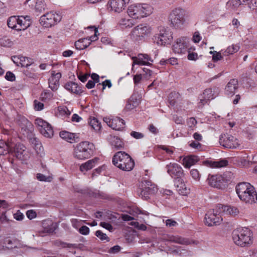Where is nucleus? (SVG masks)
Returning <instances> with one entry per match:
<instances>
[{"label":"nucleus","instance_id":"obj_5","mask_svg":"<svg viewBox=\"0 0 257 257\" xmlns=\"http://www.w3.org/2000/svg\"><path fill=\"white\" fill-rule=\"evenodd\" d=\"M153 12V8L147 4H136L130 5L127 13L128 16L134 19H140L147 17Z\"/></svg>","mask_w":257,"mask_h":257},{"label":"nucleus","instance_id":"obj_40","mask_svg":"<svg viewBox=\"0 0 257 257\" xmlns=\"http://www.w3.org/2000/svg\"><path fill=\"white\" fill-rule=\"evenodd\" d=\"M40 132L42 135L48 138L52 137L54 135L53 128L49 123L48 124V126L42 128Z\"/></svg>","mask_w":257,"mask_h":257},{"label":"nucleus","instance_id":"obj_13","mask_svg":"<svg viewBox=\"0 0 257 257\" xmlns=\"http://www.w3.org/2000/svg\"><path fill=\"white\" fill-rule=\"evenodd\" d=\"M141 187L138 191V193L145 200L149 198V195L154 194L158 191L157 186L150 180H144L142 182Z\"/></svg>","mask_w":257,"mask_h":257},{"label":"nucleus","instance_id":"obj_19","mask_svg":"<svg viewBox=\"0 0 257 257\" xmlns=\"http://www.w3.org/2000/svg\"><path fill=\"white\" fill-rule=\"evenodd\" d=\"M104 121L113 130L122 131L124 128V120L120 117H114L112 118L105 117Z\"/></svg>","mask_w":257,"mask_h":257},{"label":"nucleus","instance_id":"obj_8","mask_svg":"<svg viewBox=\"0 0 257 257\" xmlns=\"http://www.w3.org/2000/svg\"><path fill=\"white\" fill-rule=\"evenodd\" d=\"M9 28L17 31H24L31 25L29 16L24 17L14 16L11 17L7 22Z\"/></svg>","mask_w":257,"mask_h":257},{"label":"nucleus","instance_id":"obj_30","mask_svg":"<svg viewBox=\"0 0 257 257\" xmlns=\"http://www.w3.org/2000/svg\"><path fill=\"white\" fill-rule=\"evenodd\" d=\"M175 186L177 191L180 194L182 195H187L189 193L190 190L186 187L182 178L181 179V180H177V181H176Z\"/></svg>","mask_w":257,"mask_h":257},{"label":"nucleus","instance_id":"obj_27","mask_svg":"<svg viewBox=\"0 0 257 257\" xmlns=\"http://www.w3.org/2000/svg\"><path fill=\"white\" fill-rule=\"evenodd\" d=\"M199 158L195 155L185 157L182 162V165L185 168H190L199 161Z\"/></svg>","mask_w":257,"mask_h":257},{"label":"nucleus","instance_id":"obj_11","mask_svg":"<svg viewBox=\"0 0 257 257\" xmlns=\"http://www.w3.org/2000/svg\"><path fill=\"white\" fill-rule=\"evenodd\" d=\"M189 38L187 37H180L175 40L172 46L173 52L177 54H186L190 47Z\"/></svg>","mask_w":257,"mask_h":257},{"label":"nucleus","instance_id":"obj_48","mask_svg":"<svg viewBox=\"0 0 257 257\" xmlns=\"http://www.w3.org/2000/svg\"><path fill=\"white\" fill-rule=\"evenodd\" d=\"M223 50L217 52L216 51H210L209 53L212 54V60L213 62H217L223 58L222 55Z\"/></svg>","mask_w":257,"mask_h":257},{"label":"nucleus","instance_id":"obj_14","mask_svg":"<svg viewBox=\"0 0 257 257\" xmlns=\"http://www.w3.org/2000/svg\"><path fill=\"white\" fill-rule=\"evenodd\" d=\"M165 168L168 174L175 181L181 180V179L185 176L183 168L177 163H170L166 166Z\"/></svg>","mask_w":257,"mask_h":257},{"label":"nucleus","instance_id":"obj_33","mask_svg":"<svg viewBox=\"0 0 257 257\" xmlns=\"http://www.w3.org/2000/svg\"><path fill=\"white\" fill-rule=\"evenodd\" d=\"M12 143L8 142L6 143L3 140H0V155H5L11 152Z\"/></svg>","mask_w":257,"mask_h":257},{"label":"nucleus","instance_id":"obj_43","mask_svg":"<svg viewBox=\"0 0 257 257\" xmlns=\"http://www.w3.org/2000/svg\"><path fill=\"white\" fill-rule=\"evenodd\" d=\"M77 138L75 134L71 133L69 132L65 131V141L70 143H74L76 142V139Z\"/></svg>","mask_w":257,"mask_h":257},{"label":"nucleus","instance_id":"obj_36","mask_svg":"<svg viewBox=\"0 0 257 257\" xmlns=\"http://www.w3.org/2000/svg\"><path fill=\"white\" fill-rule=\"evenodd\" d=\"M169 240L171 242L177 243L181 244L188 245L190 244V241L188 239L182 237L178 235H172L170 236Z\"/></svg>","mask_w":257,"mask_h":257},{"label":"nucleus","instance_id":"obj_57","mask_svg":"<svg viewBox=\"0 0 257 257\" xmlns=\"http://www.w3.org/2000/svg\"><path fill=\"white\" fill-rule=\"evenodd\" d=\"M27 217L30 219H33L37 217V213L34 210H29L26 212Z\"/></svg>","mask_w":257,"mask_h":257},{"label":"nucleus","instance_id":"obj_42","mask_svg":"<svg viewBox=\"0 0 257 257\" xmlns=\"http://www.w3.org/2000/svg\"><path fill=\"white\" fill-rule=\"evenodd\" d=\"M46 9V4L43 0H37L35 5L36 11L42 13Z\"/></svg>","mask_w":257,"mask_h":257},{"label":"nucleus","instance_id":"obj_50","mask_svg":"<svg viewBox=\"0 0 257 257\" xmlns=\"http://www.w3.org/2000/svg\"><path fill=\"white\" fill-rule=\"evenodd\" d=\"M191 50H194L195 48H192L190 47H189L188 51H187L188 53L187 58L189 60L195 61L198 58V54L196 53L191 52Z\"/></svg>","mask_w":257,"mask_h":257},{"label":"nucleus","instance_id":"obj_32","mask_svg":"<svg viewBox=\"0 0 257 257\" xmlns=\"http://www.w3.org/2000/svg\"><path fill=\"white\" fill-rule=\"evenodd\" d=\"M109 141L110 145L116 149H120L123 147L122 141L118 137L110 136Z\"/></svg>","mask_w":257,"mask_h":257},{"label":"nucleus","instance_id":"obj_25","mask_svg":"<svg viewBox=\"0 0 257 257\" xmlns=\"http://www.w3.org/2000/svg\"><path fill=\"white\" fill-rule=\"evenodd\" d=\"M228 163L227 160L225 159H222L218 161L206 160L203 162L204 165L212 168L226 167L227 166Z\"/></svg>","mask_w":257,"mask_h":257},{"label":"nucleus","instance_id":"obj_46","mask_svg":"<svg viewBox=\"0 0 257 257\" xmlns=\"http://www.w3.org/2000/svg\"><path fill=\"white\" fill-rule=\"evenodd\" d=\"M0 45L3 47H10L13 45V43L8 37H3L0 38Z\"/></svg>","mask_w":257,"mask_h":257},{"label":"nucleus","instance_id":"obj_62","mask_svg":"<svg viewBox=\"0 0 257 257\" xmlns=\"http://www.w3.org/2000/svg\"><path fill=\"white\" fill-rule=\"evenodd\" d=\"M131 224L132 225H135L136 227L142 230H146L147 229V226L145 224H140L138 222H131Z\"/></svg>","mask_w":257,"mask_h":257},{"label":"nucleus","instance_id":"obj_53","mask_svg":"<svg viewBox=\"0 0 257 257\" xmlns=\"http://www.w3.org/2000/svg\"><path fill=\"white\" fill-rule=\"evenodd\" d=\"M95 235L99 238L101 240H106L109 241V239L106 234L103 233L101 230H97L95 232Z\"/></svg>","mask_w":257,"mask_h":257},{"label":"nucleus","instance_id":"obj_1","mask_svg":"<svg viewBox=\"0 0 257 257\" xmlns=\"http://www.w3.org/2000/svg\"><path fill=\"white\" fill-rule=\"evenodd\" d=\"M233 242L241 247L250 246L254 240L252 231L247 227L238 228L234 229L232 233Z\"/></svg>","mask_w":257,"mask_h":257},{"label":"nucleus","instance_id":"obj_29","mask_svg":"<svg viewBox=\"0 0 257 257\" xmlns=\"http://www.w3.org/2000/svg\"><path fill=\"white\" fill-rule=\"evenodd\" d=\"M218 94V88L217 87L208 88L204 90L202 95L205 97L206 99L210 101L215 98Z\"/></svg>","mask_w":257,"mask_h":257},{"label":"nucleus","instance_id":"obj_2","mask_svg":"<svg viewBox=\"0 0 257 257\" xmlns=\"http://www.w3.org/2000/svg\"><path fill=\"white\" fill-rule=\"evenodd\" d=\"M239 198L243 202L252 204L257 201V193L254 187L250 183L241 182L235 187Z\"/></svg>","mask_w":257,"mask_h":257},{"label":"nucleus","instance_id":"obj_51","mask_svg":"<svg viewBox=\"0 0 257 257\" xmlns=\"http://www.w3.org/2000/svg\"><path fill=\"white\" fill-rule=\"evenodd\" d=\"M86 39H80L78 41L75 42V46L78 50H83L87 47V45L84 44L85 41Z\"/></svg>","mask_w":257,"mask_h":257},{"label":"nucleus","instance_id":"obj_54","mask_svg":"<svg viewBox=\"0 0 257 257\" xmlns=\"http://www.w3.org/2000/svg\"><path fill=\"white\" fill-rule=\"evenodd\" d=\"M190 175L191 177L196 181H199L200 178V174L198 170L196 169H193L190 171Z\"/></svg>","mask_w":257,"mask_h":257},{"label":"nucleus","instance_id":"obj_52","mask_svg":"<svg viewBox=\"0 0 257 257\" xmlns=\"http://www.w3.org/2000/svg\"><path fill=\"white\" fill-rule=\"evenodd\" d=\"M160 63L162 65H165L169 63L171 65H175L178 64V59L176 58L172 57L165 60H162L160 62Z\"/></svg>","mask_w":257,"mask_h":257},{"label":"nucleus","instance_id":"obj_22","mask_svg":"<svg viewBox=\"0 0 257 257\" xmlns=\"http://www.w3.org/2000/svg\"><path fill=\"white\" fill-rule=\"evenodd\" d=\"M217 209L219 210V212L222 214H229L231 215H236L239 213L238 209L236 207L223 205L221 204L217 205Z\"/></svg>","mask_w":257,"mask_h":257},{"label":"nucleus","instance_id":"obj_12","mask_svg":"<svg viewBox=\"0 0 257 257\" xmlns=\"http://www.w3.org/2000/svg\"><path fill=\"white\" fill-rule=\"evenodd\" d=\"M173 33L169 29L165 28L160 29L159 33L154 35L153 40L154 42L158 45H165L170 44L173 40Z\"/></svg>","mask_w":257,"mask_h":257},{"label":"nucleus","instance_id":"obj_34","mask_svg":"<svg viewBox=\"0 0 257 257\" xmlns=\"http://www.w3.org/2000/svg\"><path fill=\"white\" fill-rule=\"evenodd\" d=\"M65 89L72 93L78 94L81 92L80 87L74 82H69L65 84Z\"/></svg>","mask_w":257,"mask_h":257},{"label":"nucleus","instance_id":"obj_45","mask_svg":"<svg viewBox=\"0 0 257 257\" xmlns=\"http://www.w3.org/2000/svg\"><path fill=\"white\" fill-rule=\"evenodd\" d=\"M37 180L40 181L50 182L52 181L53 177L52 175L45 176L41 173H38L36 176Z\"/></svg>","mask_w":257,"mask_h":257},{"label":"nucleus","instance_id":"obj_35","mask_svg":"<svg viewBox=\"0 0 257 257\" xmlns=\"http://www.w3.org/2000/svg\"><path fill=\"white\" fill-rule=\"evenodd\" d=\"M20 125L24 135L28 134L32 128V123L25 117L22 118V122Z\"/></svg>","mask_w":257,"mask_h":257},{"label":"nucleus","instance_id":"obj_9","mask_svg":"<svg viewBox=\"0 0 257 257\" xmlns=\"http://www.w3.org/2000/svg\"><path fill=\"white\" fill-rule=\"evenodd\" d=\"M207 181L210 186L221 190L225 189L229 182V180L225 174H209Z\"/></svg>","mask_w":257,"mask_h":257},{"label":"nucleus","instance_id":"obj_21","mask_svg":"<svg viewBox=\"0 0 257 257\" xmlns=\"http://www.w3.org/2000/svg\"><path fill=\"white\" fill-rule=\"evenodd\" d=\"M133 67L135 65L149 66L151 64L149 61H152L151 57L148 54H139L137 57H133Z\"/></svg>","mask_w":257,"mask_h":257},{"label":"nucleus","instance_id":"obj_18","mask_svg":"<svg viewBox=\"0 0 257 257\" xmlns=\"http://www.w3.org/2000/svg\"><path fill=\"white\" fill-rule=\"evenodd\" d=\"M130 0H109L107 3L108 9L115 13H119L124 10Z\"/></svg>","mask_w":257,"mask_h":257},{"label":"nucleus","instance_id":"obj_60","mask_svg":"<svg viewBox=\"0 0 257 257\" xmlns=\"http://www.w3.org/2000/svg\"><path fill=\"white\" fill-rule=\"evenodd\" d=\"M130 135L132 137L136 139H142L144 137V135L143 134L140 133V132H135V131H132Z\"/></svg>","mask_w":257,"mask_h":257},{"label":"nucleus","instance_id":"obj_24","mask_svg":"<svg viewBox=\"0 0 257 257\" xmlns=\"http://www.w3.org/2000/svg\"><path fill=\"white\" fill-rule=\"evenodd\" d=\"M19 241L15 238L10 236L5 237L1 241V244L3 248L12 249L15 247H19L18 246Z\"/></svg>","mask_w":257,"mask_h":257},{"label":"nucleus","instance_id":"obj_64","mask_svg":"<svg viewBox=\"0 0 257 257\" xmlns=\"http://www.w3.org/2000/svg\"><path fill=\"white\" fill-rule=\"evenodd\" d=\"M24 217V214L20 210L17 211L16 213L14 214V218L17 220L21 221Z\"/></svg>","mask_w":257,"mask_h":257},{"label":"nucleus","instance_id":"obj_15","mask_svg":"<svg viewBox=\"0 0 257 257\" xmlns=\"http://www.w3.org/2000/svg\"><path fill=\"white\" fill-rule=\"evenodd\" d=\"M219 211V210L217 209L216 205L214 209L207 211L205 216V224L206 225L209 226L217 225V223H219L222 220L221 218L222 214Z\"/></svg>","mask_w":257,"mask_h":257},{"label":"nucleus","instance_id":"obj_56","mask_svg":"<svg viewBox=\"0 0 257 257\" xmlns=\"http://www.w3.org/2000/svg\"><path fill=\"white\" fill-rule=\"evenodd\" d=\"M55 115L57 117L62 118L64 116V108L63 106H60L58 107L55 111Z\"/></svg>","mask_w":257,"mask_h":257},{"label":"nucleus","instance_id":"obj_26","mask_svg":"<svg viewBox=\"0 0 257 257\" xmlns=\"http://www.w3.org/2000/svg\"><path fill=\"white\" fill-rule=\"evenodd\" d=\"M52 76L49 78V87L52 90H57L59 85V79L61 76L60 73H57L54 74V72H52Z\"/></svg>","mask_w":257,"mask_h":257},{"label":"nucleus","instance_id":"obj_59","mask_svg":"<svg viewBox=\"0 0 257 257\" xmlns=\"http://www.w3.org/2000/svg\"><path fill=\"white\" fill-rule=\"evenodd\" d=\"M88 29H91L92 31L94 32V35L90 37V40L91 41H95L98 39V37L97 35V33H98L97 29L93 26H90L88 27Z\"/></svg>","mask_w":257,"mask_h":257},{"label":"nucleus","instance_id":"obj_41","mask_svg":"<svg viewBox=\"0 0 257 257\" xmlns=\"http://www.w3.org/2000/svg\"><path fill=\"white\" fill-rule=\"evenodd\" d=\"M241 5L240 0H230L226 3V7L227 9L232 11L236 9Z\"/></svg>","mask_w":257,"mask_h":257},{"label":"nucleus","instance_id":"obj_28","mask_svg":"<svg viewBox=\"0 0 257 257\" xmlns=\"http://www.w3.org/2000/svg\"><path fill=\"white\" fill-rule=\"evenodd\" d=\"M30 142L37 154L41 157L44 156L45 155L44 148L40 141L36 138H33L31 139Z\"/></svg>","mask_w":257,"mask_h":257},{"label":"nucleus","instance_id":"obj_47","mask_svg":"<svg viewBox=\"0 0 257 257\" xmlns=\"http://www.w3.org/2000/svg\"><path fill=\"white\" fill-rule=\"evenodd\" d=\"M14 58L15 59L17 58L18 59H19V60H20L19 62H16L14 60V62L15 63H17L18 64V63H19V64L21 65V66L22 67H28L29 66H30V64H29V60H28V58H26L23 56H21L20 57H14Z\"/></svg>","mask_w":257,"mask_h":257},{"label":"nucleus","instance_id":"obj_63","mask_svg":"<svg viewBox=\"0 0 257 257\" xmlns=\"http://www.w3.org/2000/svg\"><path fill=\"white\" fill-rule=\"evenodd\" d=\"M79 232L81 234L86 235L89 234V228L88 227L83 225L79 228Z\"/></svg>","mask_w":257,"mask_h":257},{"label":"nucleus","instance_id":"obj_37","mask_svg":"<svg viewBox=\"0 0 257 257\" xmlns=\"http://www.w3.org/2000/svg\"><path fill=\"white\" fill-rule=\"evenodd\" d=\"M118 25L121 29H125L132 27L134 25V22L132 19L123 18L119 21Z\"/></svg>","mask_w":257,"mask_h":257},{"label":"nucleus","instance_id":"obj_7","mask_svg":"<svg viewBox=\"0 0 257 257\" xmlns=\"http://www.w3.org/2000/svg\"><path fill=\"white\" fill-rule=\"evenodd\" d=\"M169 21L171 27L175 29H182L185 23L184 10L180 8L173 10L169 14Z\"/></svg>","mask_w":257,"mask_h":257},{"label":"nucleus","instance_id":"obj_23","mask_svg":"<svg viewBox=\"0 0 257 257\" xmlns=\"http://www.w3.org/2000/svg\"><path fill=\"white\" fill-rule=\"evenodd\" d=\"M238 87V81L236 79H231L225 88V93L227 95H233Z\"/></svg>","mask_w":257,"mask_h":257},{"label":"nucleus","instance_id":"obj_31","mask_svg":"<svg viewBox=\"0 0 257 257\" xmlns=\"http://www.w3.org/2000/svg\"><path fill=\"white\" fill-rule=\"evenodd\" d=\"M97 161L98 159L96 158L88 160L86 162L81 165L80 166V170L81 172H86L91 169L95 166Z\"/></svg>","mask_w":257,"mask_h":257},{"label":"nucleus","instance_id":"obj_38","mask_svg":"<svg viewBox=\"0 0 257 257\" xmlns=\"http://www.w3.org/2000/svg\"><path fill=\"white\" fill-rule=\"evenodd\" d=\"M239 46L233 44L229 46L225 50H223L222 55L224 56H227L229 55L233 54L239 50Z\"/></svg>","mask_w":257,"mask_h":257},{"label":"nucleus","instance_id":"obj_44","mask_svg":"<svg viewBox=\"0 0 257 257\" xmlns=\"http://www.w3.org/2000/svg\"><path fill=\"white\" fill-rule=\"evenodd\" d=\"M35 123L41 132L42 128L48 126L49 123L41 118H37L35 119Z\"/></svg>","mask_w":257,"mask_h":257},{"label":"nucleus","instance_id":"obj_20","mask_svg":"<svg viewBox=\"0 0 257 257\" xmlns=\"http://www.w3.org/2000/svg\"><path fill=\"white\" fill-rule=\"evenodd\" d=\"M56 229V225L51 220H45L42 222V228L38 231L40 235L44 236L47 234L53 232Z\"/></svg>","mask_w":257,"mask_h":257},{"label":"nucleus","instance_id":"obj_55","mask_svg":"<svg viewBox=\"0 0 257 257\" xmlns=\"http://www.w3.org/2000/svg\"><path fill=\"white\" fill-rule=\"evenodd\" d=\"M209 101L206 99L205 97L203 96V95L200 94L199 96V101L198 102V106L202 108L206 103H207Z\"/></svg>","mask_w":257,"mask_h":257},{"label":"nucleus","instance_id":"obj_17","mask_svg":"<svg viewBox=\"0 0 257 257\" xmlns=\"http://www.w3.org/2000/svg\"><path fill=\"white\" fill-rule=\"evenodd\" d=\"M10 153L23 161H26L30 157V154L26 147L21 144H17L14 147H12Z\"/></svg>","mask_w":257,"mask_h":257},{"label":"nucleus","instance_id":"obj_3","mask_svg":"<svg viewBox=\"0 0 257 257\" xmlns=\"http://www.w3.org/2000/svg\"><path fill=\"white\" fill-rule=\"evenodd\" d=\"M113 164L124 171L132 170L135 166V162L132 157L124 152L116 153L112 158Z\"/></svg>","mask_w":257,"mask_h":257},{"label":"nucleus","instance_id":"obj_49","mask_svg":"<svg viewBox=\"0 0 257 257\" xmlns=\"http://www.w3.org/2000/svg\"><path fill=\"white\" fill-rule=\"evenodd\" d=\"M53 96V94L51 92L45 91L41 94V98L42 100L44 101H48L50 100Z\"/></svg>","mask_w":257,"mask_h":257},{"label":"nucleus","instance_id":"obj_39","mask_svg":"<svg viewBox=\"0 0 257 257\" xmlns=\"http://www.w3.org/2000/svg\"><path fill=\"white\" fill-rule=\"evenodd\" d=\"M89 123L95 131H99L101 128V122L97 118L94 117H90L89 118Z\"/></svg>","mask_w":257,"mask_h":257},{"label":"nucleus","instance_id":"obj_10","mask_svg":"<svg viewBox=\"0 0 257 257\" xmlns=\"http://www.w3.org/2000/svg\"><path fill=\"white\" fill-rule=\"evenodd\" d=\"M62 17L60 14L51 11L40 17V23L44 27L50 28L60 22Z\"/></svg>","mask_w":257,"mask_h":257},{"label":"nucleus","instance_id":"obj_61","mask_svg":"<svg viewBox=\"0 0 257 257\" xmlns=\"http://www.w3.org/2000/svg\"><path fill=\"white\" fill-rule=\"evenodd\" d=\"M102 86V90H103L106 86H107L109 88H110L112 86V84L109 80H105L102 83H99L97 85L98 86Z\"/></svg>","mask_w":257,"mask_h":257},{"label":"nucleus","instance_id":"obj_16","mask_svg":"<svg viewBox=\"0 0 257 257\" xmlns=\"http://www.w3.org/2000/svg\"><path fill=\"white\" fill-rule=\"evenodd\" d=\"M219 143L224 148L228 149H235L240 146L238 140L228 134L222 135L219 138Z\"/></svg>","mask_w":257,"mask_h":257},{"label":"nucleus","instance_id":"obj_6","mask_svg":"<svg viewBox=\"0 0 257 257\" xmlns=\"http://www.w3.org/2000/svg\"><path fill=\"white\" fill-rule=\"evenodd\" d=\"M95 146L93 143L84 141L78 144L74 151V157L79 160L90 158L94 154Z\"/></svg>","mask_w":257,"mask_h":257},{"label":"nucleus","instance_id":"obj_4","mask_svg":"<svg viewBox=\"0 0 257 257\" xmlns=\"http://www.w3.org/2000/svg\"><path fill=\"white\" fill-rule=\"evenodd\" d=\"M152 33V28L147 24H140L134 27L129 34L130 39L135 43H141Z\"/></svg>","mask_w":257,"mask_h":257},{"label":"nucleus","instance_id":"obj_58","mask_svg":"<svg viewBox=\"0 0 257 257\" xmlns=\"http://www.w3.org/2000/svg\"><path fill=\"white\" fill-rule=\"evenodd\" d=\"M34 108L36 110L40 111L43 109L44 104L43 103L37 100H35L34 101Z\"/></svg>","mask_w":257,"mask_h":257}]
</instances>
